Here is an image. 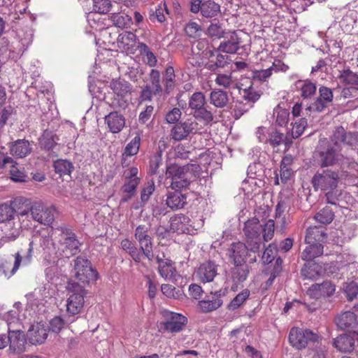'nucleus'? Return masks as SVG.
<instances>
[{
    "mask_svg": "<svg viewBox=\"0 0 358 358\" xmlns=\"http://www.w3.org/2000/svg\"><path fill=\"white\" fill-rule=\"evenodd\" d=\"M333 141L337 143H343L352 149L358 147V133L357 132H346L343 127H338L332 134Z\"/></svg>",
    "mask_w": 358,
    "mask_h": 358,
    "instance_id": "aec40b11",
    "label": "nucleus"
},
{
    "mask_svg": "<svg viewBox=\"0 0 358 358\" xmlns=\"http://www.w3.org/2000/svg\"><path fill=\"white\" fill-rule=\"evenodd\" d=\"M140 144L141 137L137 135L126 145L122 156L127 157L136 155L139 150Z\"/></svg>",
    "mask_w": 358,
    "mask_h": 358,
    "instance_id": "5fc2aeb1",
    "label": "nucleus"
},
{
    "mask_svg": "<svg viewBox=\"0 0 358 358\" xmlns=\"http://www.w3.org/2000/svg\"><path fill=\"white\" fill-rule=\"evenodd\" d=\"M104 120L109 131L113 134L120 132L125 125L124 117L116 111L106 115Z\"/></svg>",
    "mask_w": 358,
    "mask_h": 358,
    "instance_id": "c756f323",
    "label": "nucleus"
},
{
    "mask_svg": "<svg viewBox=\"0 0 358 358\" xmlns=\"http://www.w3.org/2000/svg\"><path fill=\"white\" fill-rule=\"evenodd\" d=\"M339 180L338 170L327 169L321 172L317 171L312 178L311 182L315 190L320 189L322 191H334L338 187Z\"/></svg>",
    "mask_w": 358,
    "mask_h": 358,
    "instance_id": "0eeeda50",
    "label": "nucleus"
},
{
    "mask_svg": "<svg viewBox=\"0 0 358 358\" xmlns=\"http://www.w3.org/2000/svg\"><path fill=\"white\" fill-rule=\"evenodd\" d=\"M358 340V334L355 331L350 334H342L333 340V346L341 352H350L355 349V340Z\"/></svg>",
    "mask_w": 358,
    "mask_h": 358,
    "instance_id": "412c9836",
    "label": "nucleus"
},
{
    "mask_svg": "<svg viewBox=\"0 0 358 358\" xmlns=\"http://www.w3.org/2000/svg\"><path fill=\"white\" fill-rule=\"evenodd\" d=\"M334 218V213L329 208L322 209L315 215V219L320 223L327 224L331 223Z\"/></svg>",
    "mask_w": 358,
    "mask_h": 358,
    "instance_id": "864d4df0",
    "label": "nucleus"
},
{
    "mask_svg": "<svg viewBox=\"0 0 358 358\" xmlns=\"http://www.w3.org/2000/svg\"><path fill=\"white\" fill-rule=\"evenodd\" d=\"M325 229L322 227H310L306 230V243H322L327 239Z\"/></svg>",
    "mask_w": 358,
    "mask_h": 358,
    "instance_id": "473e14b6",
    "label": "nucleus"
},
{
    "mask_svg": "<svg viewBox=\"0 0 358 358\" xmlns=\"http://www.w3.org/2000/svg\"><path fill=\"white\" fill-rule=\"evenodd\" d=\"M10 178L16 182H26L30 180L29 176L25 173L24 168L12 166L10 170Z\"/></svg>",
    "mask_w": 358,
    "mask_h": 358,
    "instance_id": "603ef678",
    "label": "nucleus"
},
{
    "mask_svg": "<svg viewBox=\"0 0 358 358\" xmlns=\"http://www.w3.org/2000/svg\"><path fill=\"white\" fill-rule=\"evenodd\" d=\"M187 322V318L178 313H170L167 320L160 323V328L171 333L180 331Z\"/></svg>",
    "mask_w": 358,
    "mask_h": 358,
    "instance_id": "6ab92c4d",
    "label": "nucleus"
},
{
    "mask_svg": "<svg viewBox=\"0 0 358 358\" xmlns=\"http://www.w3.org/2000/svg\"><path fill=\"white\" fill-rule=\"evenodd\" d=\"M218 49L215 51L210 50L207 52L208 62L204 64V68L216 72L220 69H224L230 64L231 59L229 56L222 55Z\"/></svg>",
    "mask_w": 358,
    "mask_h": 358,
    "instance_id": "f3484780",
    "label": "nucleus"
},
{
    "mask_svg": "<svg viewBox=\"0 0 358 358\" xmlns=\"http://www.w3.org/2000/svg\"><path fill=\"white\" fill-rule=\"evenodd\" d=\"M307 120L305 117L300 118L294 123L292 130V136L294 138H297L302 135L305 128L307 127Z\"/></svg>",
    "mask_w": 358,
    "mask_h": 358,
    "instance_id": "0e129e2a",
    "label": "nucleus"
},
{
    "mask_svg": "<svg viewBox=\"0 0 358 358\" xmlns=\"http://www.w3.org/2000/svg\"><path fill=\"white\" fill-rule=\"evenodd\" d=\"M66 289L73 293L69 297L66 305L67 315L71 318L78 314L83 308L86 291L83 289V285L72 280L68 281Z\"/></svg>",
    "mask_w": 358,
    "mask_h": 358,
    "instance_id": "423d86ee",
    "label": "nucleus"
},
{
    "mask_svg": "<svg viewBox=\"0 0 358 358\" xmlns=\"http://www.w3.org/2000/svg\"><path fill=\"white\" fill-rule=\"evenodd\" d=\"M9 343V354L13 355H20L26 350L27 338L23 331L20 330H11L8 327V335L7 336Z\"/></svg>",
    "mask_w": 358,
    "mask_h": 358,
    "instance_id": "ddd939ff",
    "label": "nucleus"
},
{
    "mask_svg": "<svg viewBox=\"0 0 358 358\" xmlns=\"http://www.w3.org/2000/svg\"><path fill=\"white\" fill-rule=\"evenodd\" d=\"M34 243L29 239H24L19 243V250L15 255V262L12 268L14 273L21 264L27 265L31 263L33 256Z\"/></svg>",
    "mask_w": 358,
    "mask_h": 358,
    "instance_id": "f8f14e48",
    "label": "nucleus"
},
{
    "mask_svg": "<svg viewBox=\"0 0 358 358\" xmlns=\"http://www.w3.org/2000/svg\"><path fill=\"white\" fill-rule=\"evenodd\" d=\"M73 273L76 282H78L83 285L85 289V285L89 284L90 281H95L98 277V272L93 268L91 262L84 257H77L73 260Z\"/></svg>",
    "mask_w": 358,
    "mask_h": 358,
    "instance_id": "39448f33",
    "label": "nucleus"
},
{
    "mask_svg": "<svg viewBox=\"0 0 358 358\" xmlns=\"http://www.w3.org/2000/svg\"><path fill=\"white\" fill-rule=\"evenodd\" d=\"M284 134L275 130L268 134L266 143H268L273 148L278 147L284 142Z\"/></svg>",
    "mask_w": 358,
    "mask_h": 358,
    "instance_id": "69168bd1",
    "label": "nucleus"
},
{
    "mask_svg": "<svg viewBox=\"0 0 358 358\" xmlns=\"http://www.w3.org/2000/svg\"><path fill=\"white\" fill-rule=\"evenodd\" d=\"M53 167L55 171L61 176L63 175H69L73 169V164L66 159H57L54 162Z\"/></svg>",
    "mask_w": 358,
    "mask_h": 358,
    "instance_id": "79ce46f5",
    "label": "nucleus"
},
{
    "mask_svg": "<svg viewBox=\"0 0 358 358\" xmlns=\"http://www.w3.org/2000/svg\"><path fill=\"white\" fill-rule=\"evenodd\" d=\"M60 232L58 240V250L59 255L69 258L80 252V247L82 243L77 238V236L66 226H60L57 228Z\"/></svg>",
    "mask_w": 358,
    "mask_h": 358,
    "instance_id": "7ed1b4c3",
    "label": "nucleus"
},
{
    "mask_svg": "<svg viewBox=\"0 0 358 358\" xmlns=\"http://www.w3.org/2000/svg\"><path fill=\"white\" fill-rule=\"evenodd\" d=\"M227 289H220L215 292H211L206 299L199 301L198 306L202 313H210L218 309L223 304L222 296L227 293Z\"/></svg>",
    "mask_w": 358,
    "mask_h": 358,
    "instance_id": "4468645a",
    "label": "nucleus"
},
{
    "mask_svg": "<svg viewBox=\"0 0 358 358\" xmlns=\"http://www.w3.org/2000/svg\"><path fill=\"white\" fill-rule=\"evenodd\" d=\"M173 191H169L166 194V203L171 210H176L182 209L187 204V196L183 194L180 189H172Z\"/></svg>",
    "mask_w": 358,
    "mask_h": 358,
    "instance_id": "a878e982",
    "label": "nucleus"
},
{
    "mask_svg": "<svg viewBox=\"0 0 358 358\" xmlns=\"http://www.w3.org/2000/svg\"><path fill=\"white\" fill-rule=\"evenodd\" d=\"M110 87L115 94L111 100V107L115 109L125 108L127 106L125 97L131 92V85L125 80H113L110 83Z\"/></svg>",
    "mask_w": 358,
    "mask_h": 358,
    "instance_id": "1a4fd4ad",
    "label": "nucleus"
},
{
    "mask_svg": "<svg viewBox=\"0 0 358 358\" xmlns=\"http://www.w3.org/2000/svg\"><path fill=\"white\" fill-rule=\"evenodd\" d=\"M220 13V6L213 1L208 0L202 3L201 15L207 18L216 17Z\"/></svg>",
    "mask_w": 358,
    "mask_h": 358,
    "instance_id": "ea45409f",
    "label": "nucleus"
},
{
    "mask_svg": "<svg viewBox=\"0 0 358 358\" xmlns=\"http://www.w3.org/2000/svg\"><path fill=\"white\" fill-rule=\"evenodd\" d=\"M161 290L163 294L171 299H179L184 295L182 290L176 289L175 287L169 284H162L161 286Z\"/></svg>",
    "mask_w": 358,
    "mask_h": 358,
    "instance_id": "de8ad7c7",
    "label": "nucleus"
},
{
    "mask_svg": "<svg viewBox=\"0 0 358 358\" xmlns=\"http://www.w3.org/2000/svg\"><path fill=\"white\" fill-rule=\"evenodd\" d=\"M245 241L250 249V252L259 253L264 242L271 241L274 234L275 222L268 220L264 225L256 217H252L244 223L243 229ZM264 246V245H263Z\"/></svg>",
    "mask_w": 358,
    "mask_h": 358,
    "instance_id": "f03ea898",
    "label": "nucleus"
},
{
    "mask_svg": "<svg viewBox=\"0 0 358 358\" xmlns=\"http://www.w3.org/2000/svg\"><path fill=\"white\" fill-rule=\"evenodd\" d=\"M250 292L248 289L243 290L237 294L228 306L229 309L235 310L241 306V305L249 297Z\"/></svg>",
    "mask_w": 358,
    "mask_h": 358,
    "instance_id": "e2e57ef3",
    "label": "nucleus"
},
{
    "mask_svg": "<svg viewBox=\"0 0 358 358\" xmlns=\"http://www.w3.org/2000/svg\"><path fill=\"white\" fill-rule=\"evenodd\" d=\"M334 322L337 327L343 331L353 329L358 324L356 315L350 310L338 314Z\"/></svg>",
    "mask_w": 358,
    "mask_h": 358,
    "instance_id": "b1692460",
    "label": "nucleus"
},
{
    "mask_svg": "<svg viewBox=\"0 0 358 358\" xmlns=\"http://www.w3.org/2000/svg\"><path fill=\"white\" fill-rule=\"evenodd\" d=\"M174 263L169 259H166L162 266H158V272L159 275L165 280H173L176 278L177 272Z\"/></svg>",
    "mask_w": 358,
    "mask_h": 358,
    "instance_id": "4c0bfd02",
    "label": "nucleus"
},
{
    "mask_svg": "<svg viewBox=\"0 0 358 358\" xmlns=\"http://www.w3.org/2000/svg\"><path fill=\"white\" fill-rule=\"evenodd\" d=\"M19 216L10 206L3 203L0 205V224H3L13 218Z\"/></svg>",
    "mask_w": 358,
    "mask_h": 358,
    "instance_id": "09e8293b",
    "label": "nucleus"
},
{
    "mask_svg": "<svg viewBox=\"0 0 358 358\" xmlns=\"http://www.w3.org/2000/svg\"><path fill=\"white\" fill-rule=\"evenodd\" d=\"M228 92L220 89L213 90L210 94V102L216 108H222L229 102Z\"/></svg>",
    "mask_w": 358,
    "mask_h": 358,
    "instance_id": "c9c22d12",
    "label": "nucleus"
},
{
    "mask_svg": "<svg viewBox=\"0 0 358 358\" xmlns=\"http://www.w3.org/2000/svg\"><path fill=\"white\" fill-rule=\"evenodd\" d=\"M74 321L73 319L69 316L65 320L61 316H55L49 322L48 331L50 330L53 333L59 334L64 328Z\"/></svg>",
    "mask_w": 358,
    "mask_h": 358,
    "instance_id": "58836bf2",
    "label": "nucleus"
},
{
    "mask_svg": "<svg viewBox=\"0 0 358 358\" xmlns=\"http://www.w3.org/2000/svg\"><path fill=\"white\" fill-rule=\"evenodd\" d=\"M319 340V336L310 329L293 327L289 334L290 344L297 350L305 348L309 343H317Z\"/></svg>",
    "mask_w": 358,
    "mask_h": 358,
    "instance_id": "6e6552de",
    "label": "nucleus"
},
{
    "mask_svg": "<svg viewBox=\"0 0 358 358\" xmlns=\"http://www.w3.org/2000/svg\"><path fill=\"white\" fill-rule=\"evenodd\" d=\"M48 328L45 324L38 322L29 329L27 336L32 345L42 344L48 338Z\"/></svg>",
    "mask_w": 358,
    "mask_h": 358,
    "instance_id": "4be33fe9",
    "label": "nucleus"
},
{
    "mask_svg": "<svg viewBox=\"0 0 358 358\" xmlns=\"http://www.w3.org/2000/svg\"><path fill=\"white\" fill-rule=\"evenodd\" d=\"M210 50V44L205 38L196 40L192 45L191 51L195 55L203 54V57L206 58L207 52Z\"/></svg>",
    "mask_w": 358,
    "mask_h": 358,
    "instance_id": "37998d69",
    "label": "nucleus"
},
{
    "mask_svg": "<svg viewBox=\"0 0 358 358\" xmlns=\"http://www.w3.org/2000/svg\"><path fill=\"white\" fill-rule=\"evenodd\" d=\"M150 80L152 84L153 94L157 95L162 93V87L160 84V73L158 70L152 69L150 74Z\"/></svg>",
    "mask_w": 358,
    "mask_h": 358,
    "instance_id": "4d7b16f0",
    "label": "nucleus"
},
{
    "mask_svg": "<svg viewBox=\"0 0 358 358\" xmlns=\"http://www.w3.org/2000/svg\"><path fill=\"white\" fill-rule=\"evenodd\" d=\"M121 247L137 263H139L143 256H144L141 248L138 249L136 245L129 239L125 238L122 240L121 241Z\"/></svg>",
    "mask_w": 358,
    "mask_h": 358,
    "instance_id": "e433bc0d",
    "label": "nucleus"
},
{
    "mask_svg": "<svg viewBox=\"0 0 358 358\" xmlns=\"http://www.w3.org/2000/svg\"><path fill=\"white\" fill-rule=\"evenodd\" d=\"M314 158L321 168L338 166L342 170L358 169V164L352 158L342 154L341 145L333 141L332 136L329 139H320Z\"/></svg>",
    "mask_w": 358,
    "mask_h": 358,
    "instance_id": "f257e3e1",
    "label": "nucleus"
},
{
    "mask_svg": "<svg viewBox=\"0 0 358 358\" xmlns=\"http://www.w3.org/2000/svg\"><path fill=\"white\" fill-rule=\"evenodd\" d=\"M275 65H273L268 69L264 70H255L252 71L251 78L253 82L259 81L264 82L266 81L268 78L272 75V72L277 71V69L274 67Z\"/></svg>",
    "mask_w": 358,
    "mask_h": 358,
    "instance_id": "49530a36",
    "label": "nucleus"
},
{
    "mask_svg": "<svg viewBox=\"0 0 358 358\" xmlns=\"http://www.w3.org/2000/svg\"><path fill=\"white\" fill-rule=\"evenodd\" d=\"M162 152L159 151L155 154L150 160L149 173L150 175H154L157 173V170L162 164Z\"/></svg>",
    "mask_w": 358,
    "mask_h": 358,
    "instance_id": "774afa93",
    "label": "nucleus"
},
{
    "mask_svg": "<svg viewBox=\"0 0 358 358\" xmlns=\"http://www.w3.org/2000/svg\"><path fill=\"white\" fill-rule=\"evenodd\" d=\"M150 229L146 225L138 226L134 232V237L138 242L144 257L149 261H152L154 258L152 251V239L149 234Z\"/></svg>",
    "mask_w": 358,
    "mask_h": 358,
    "instance_id": "9b49d317",
    "label": "nucleus"
},
{
    "mask_svg": "<svg viewBox=\"0 0 358 358\" xmlns=\"http://www.w3.org/2000/svg\"><path fill=\"white\" fill-rule=\"evenodd\" d=\"M322 267L314 261L306 262L301 270L303 279L317 280L322 273Z\"/></svg>",
    "mask_w": 358,
    "mask_h": 358,
    "instance_id": "2f4dec72",
    "label": "nucleus"
},
{
    "mask_svg": "<svg viewBox=\"0 0 358 358\" xmlns=\"http://www.w3.org/2000/svg\"><path fill=\"white\" fill-rule=\"evenodd\" d=\"M58 140L57 135L50 131L45 130L38 139V144L41 149L49 152L50 157H56L57 153L54 149L57 145Z\"/></svg>",
    "mask_w": 358,
    "mask_h": 358,
    "instance_id": "cd10ccee",
    "label": "nucleus"
},
{
    "mask_svg": "<svg viewBox=\"0 0 358 358\" xmlns=\"http://www.w3.org/2000/svg\"><path fill=\"white\" fill-rule=\"evenodd\" d=\"M31 150L29 142L25 139H18L10 146V154L18 158L25 157L31 153Z\"/></svg>",
    "mask_w": 358,
    "mask_h": 358,
    "instance_id": "72a5a7b5",
    "label": "nucleus"
},
{
    "mask_svg": "<svg viewBox=\"0 0 358 358\" xmlns=\"http://www.w3.org/2000/svg\"><path fill=\"white\" fill-rule=\"evenodd\" d=\"M111 3L109 0H94V10L101 14H105L110 11Z\"/></svg>",
    "mask_w": 358,
    "mask_h": 358,
    "instance_id": "338daca9",
    "label": "nucleus"
},
{
    "mask_svg": "<svg viewBox=\"0 0 358 358\" xmlns=\"http://www.w3.org/2000/svg\"><path fill=\"white\" fill-rule=\"evenodd\" d=\"M190 219L184 214H178L170 219V229L171 232L184 234L189 231Z\"/></svg>",
    "mask_w": 358,
    "mask_h": 358,
    "instance_id": "c85d7f7f",
    "label": "nucleus"
},
{
    "mask_svg": "<svg viewBox=\"0 0 358 358\" xmlns=\"http://www.w3.org/2000/svg\"><path fill=\"white\" fill-rule=\"evenodd\" d=\"M335 285L329 280L322 283H315L311 285L307 292V294L316 298H326L331 296L335 292Z\"/></svg>",
    "mask_w": 358,
    "mask_h": 358,
    "instance_id": "5701e85b",
    "label": "nucleus"
},
{
    "mask_svg": "<svg viewBox=\"0 0 358 358\" xmlns=\"http://www.w3.org/2000/svg\"><path fill=\"white\" fill-rule=\"evenodd\" d=\"M21 224L19 216L3 224H0V230L4 234L8 241L15 240L20 234Z\"/></svg>",
    "mask_w": 358,
    "mask_h": 358,
    "instance_id": "bb28decb",
    "label": "nucleus"
},
{
    "mask_svg": "<svg viewBox=\"0 0 358 358\" xmlns=\"http://www.w3.org/2000/svg\"><path fill=\"white\" fill-rule=\"evenodd\" d=\"M304 306L310 313L321 308L322 300L320 298H315L307 294V297L304 299Z\"/></svg>",
    "mask_w": 358,
    "mask_h": 358,
    "instance_id": "680f3d73",
    "label": "nucleus"
},
{
    "mask_svg": "<svg viewBox=\"0 0 358 358\" xmlns=\"http://www.w3.org/2000/svg\"><path fill=\"white\" fill-rule=\"evenodd\" d=\"M338 78L342 83L346 85H358V74L349 69L342 71Z\"/></svg>",
    "mask_w": 358,
    "mask_h": 358,
    "instance_id": "6e6d98bb",
    "label": "nucleus"
},
{
    "mask_svg": "<svg viewBox=\"0 0 358 358\" xmlns=\"http://www.w3.org/2000/svg\"><path fill=\"white\" fill-rule=\"evenodd\" d=\"M206 34L211 38H220L224 36V30L219 21L214 20L208 27Z\"/></svg>",
    "mask_w": 358,
    "mask_h": 358,
    "instance_id": "3c124183",
    "label": "nucleus"
},
{
    "mask_svg": "<svg viewBox=\"0 0 358 358\" xmlns=\"http://www.w3.org/2000/svg\"><path fill=\"white\" fill-rule=\"evenodd\" d=\"M241 43V38L238 37L237 32L233 31L226 41L220 44L217 49L223 52L234 54L238 50Z\"/></svg>",
    "mask_w": 358,
    "mask_h": 358,
    "instance_id": "7c9ffc66",
    "label": "nucleus"
},
{
    "mask_svg": "<svg viewBox=\"0 0 358 358\" xmlns=\"http://www.w3.org/2000/svg\"><path fill=\"white\" fill-rule=\"evenodd\" d=\"M273 115L276 117L275 123L282 127L285 126L289 121V112L288 110L278 106L273 110Z\"/></svg>",
    "mask_w": 358,
    "mask_h": 358,
    "instance_id": "8fccbe9b",
    "label": "nucleus"
},
{
    "mask_svg": "<svg viewBox=\"0 0 358 358\" xmlns=\"http://www.w3.org/2000/svg\"><path fill=\"white\" fill-rule=\"evenodd\" d=\"M189 107L194 112L197 109L206 104V97L203 93L201 92H194L189 99Z\"/></svg>",
    "mask_w": 358,
    "mask_h": 358,
    "instance_id": "a18cd8bd",
    "label": "nucleus"
},
{
    "mask_svg": "<svg viewBox=\"0 0 358 358\" xmlns=\"http://www.w3.org/2000/svg\"><path fill=\"white\" fill-rule=\"evenodd\" d=\"M308 246L301 252V257L303 261H313L323 254L324 246L322 243H306Z\"/></svg>",
    "mask_w": 358,
    "mask_h": 358,
    "instance_id": "f704fd0d",
    "label": "nucleus"
},
{
    "mask_svg": "<svg viewBox=\"0 0 358 358\" xmlns=\"http://www.w3.org/2000/svg\"><path fill=\"white\" fill-rule=\"evenodd\" d=\"M217 265L213 261L202 263L196 272V275L202 282H212L217 275Z\"/></svg>",
    "mask_w": 358,
    "mask_h": 358,
    "instance_id": "393cba45",
    "label": "nucleus"
},
{
    "mask_svg": "<svg viewBox=\"0 0 358 358\" xmlns=\"http://www.w3.org/2000/svg\"><path fill=\"white\" fill-rule=\"evenodd\" d=\"M54 210V208H47L41 203H34L30 208L32 218L45 225L52 224L55 220Z\"/></svg>",
    "mask_w": 358,
    "mask_h": 358,
    "instance_id": "2eb2a0df",
    "label": "nucleus"
},
{
    "mask_svg": "<svg viewBox=\"0 0 358 358\" xmlns=\"http://www.w3.org/2000/svg\"><path fill=\"white\" fill-rule=\"evenodd\" d=\"M262 92L255 90L252 85L248 88L243 90V99L249 103H254L260 98Z\"/></svg>",
    "mask_w": 358,
    "mask_h": 358,
    "instance_id": "052dcab7",
    "label": "nucleus"
},
{
    "mask_svg": "<svg viewBox=\"0 0 358 358\" xmlns=\"http://www.w3.org/2000/svg\"><path fill=\"white\" fill-rule=\"evenodd\" d=\"M230 268V278L233 282L231 289H237L238 285L243 287V283L247 280L250 272V266L248 264H232Z\"/></svg>",
    "mask_w": 358,
    "mask_h": 358,
    "instance_id": "a211bd4d",
    "label": "nucleus"
},
{
    "mask_svg": "<svg viewBox=\"0 0 358 358\" xmlns=\"http://www.w3.org/2000/svg\"><path fill=\"white\" fill-rule=\"evenodd\" d=\"M249 252H250V249L246 243L241 242L234 243L228 250L229 262L232 264H247V257H251Z\"/></svg>",
    "mask_w": 358,
    "mask_h": 358,
    "instance_id": "dca6fc26",
    "label": "nucleus"
},
{
    "mask_svg": "<svg viewBox=\"0 0 358 358\" xmlns=\"http://www.w3.org/2000/svg\"><path fill=\"white\" fill-rule=\"evenodd\" d=\"M199 123L194 118H189L184 122L176 123L171 131V136L176 141L186 139L191 134L200 133Z\"/></svg>",
    "mask_w": 358,
    "mask_h": 358,
    "instance_id": "9d476101",
    "label": "nucleus"
},
{
    "mask_svg": "<svg viewBox=\"0 0 358 358\" xmlns=\"http://www.w3.org/2000/svg\"><path fill=\"white\" fill-rule=\"evenodd\" d=\"M194 119L201 120L206 124L213 121L214 115L209 106L204 105L199 109L192 112Z\"/></svg>",
    "mask_w": 358,
    "mask_h": 358,
    "instance_id": "a19ab883",
    "label": "nucleus"
},
{
    "mask_svg": "<svg viewBox=\"0 0 358 358\" xmlns=\"http://www.w3.org/2000/svg\"><path fill=\"white\" fill-rule=\"evenodd\" d=\"M331 103L322 99L320 96L308 106L305 110L306 115H308V112L313 110L317 113H321L324 110L325 108L329 107Z\"/></svg>",
    "mask_w": 358,
    "mask_h": 358,
    "instance_id": "13d9d810",
    "label": "nucleus"
},
{
    "mask_svg": "<svg viewBox=\"0 0 358 358\" xmlns=\"http://www.w3.org/2000/svg\"><path fill=\"white\" fill-rule=\"evenodd\" d=\"M110 20L113 24L120 28H127L132 22L131 17L125 13H113Z\"/></svg>",
    "mask_w": 358,
    "mask_h": 358,
    "instance_id": "c03bdc74",
    "label": "nucleus"
},
{
    "mask_svg": "<svg viewBox=\"0 0 358 358\" xmlns=\"http://www.w3.org/2000/svg\"><path fill=\"white\" fill-rule=\"evenodd\" d=\"M194 164H187L180 166L178 164H170L166 166V179H171L170 187L171 189H183L187 187L191 182L190 170Z\"/></svg>",
    "mask_w": 358,
    "mask_h": 358,
    "instance_id": "20e7f679",
    "label": "nucleus"
},
{
    "mask_svg": "<svg viewBox=\"0 0 358 358\" xmlns=\"http://www.w3.org/2000/svg\"><path fill=\"white\" fill-rule=\"evenodd\" d=\"M301 82L302 83V85L301 86V97L303 99H308L310 98L315 94L317 87L315 83L308 80Z\"/></svg>",
    "mask_w": 358,
    "mask_h": 358,
    "instance_id": "bf43d9fd",
    "label": "nucleus"
}]
</instances>
